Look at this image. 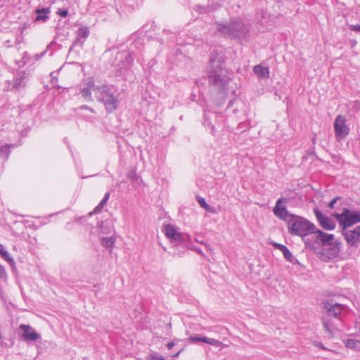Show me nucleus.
<instances>
[{"label":"nucleus","instance_id":"obj_1","mask_svg":"<svg viewBox=\"0 0 360 360\" xmlns=\"http://www.w3.org/2000/svg\"><path fill=\"white\" fill-rule=\"evenodd\" d=\"M79 94L86 102H92L95 98L104 105L108 112H112L118 107V95L115 87L108 84L98 85L92 77L82 81Z\"/></svg>","mask_w":360,"mask_h":360},{"label":"nucleus","instance_id":"obj_2","mask_svg":"<svg viewBox=\"0 0 360 360\" xmlns=\"http://www.w3.org/2000/svg\"><path fill=\"white\" fill-rule=\"evenodd\" d=\"M283 198H279L274 208V214L288 224V231L291 235L305 236L315 231L316 226L308 220L289 213L285 206H282Z\"/></svg>","mask_w":360,"mask_h":360},{"label":"nucleus","instance_id":"obj_3","mask_svg":"<svg viewBox=\"0 0 360 360\" xmlns=\"http://www.w3.org/2000/svg\"><path fill=\"white\" fill-rule=\"evenodd\" d=\"M207 73L209 83L216 86L220 91L225 93L230 78L224 67V59L222 55H212Z\"/></svg>","mask_w":360,"mask_h":360},{"label":"nucleus","instance_id":"obj_4","mask_svg":"<svg viewBox=\"0 0 360 360\" xmlns=\"http://www.w3.org/2000/svg\"><path fill=\"white\" fill-rule=\"evenodd\" d=\"M217 30L223 36L231 39L244 38L248 32V28L239 18H234L225 24H219Z\"/></svg>","mask_w":360,"mask_h":360},{"label":"nucleus","instance_id":"obj_5","mask_svg":"<svg viewBox=\"0 0 360 360\" xmlns=\"http://www.w3.org/2000/svg\"><path fill=\"white\" fill-rule=\"evenodd\" d=\"M317 234L316 239L320 240L323 245H328V249H325L326 254L329 259L336 258L338 257V243H333L334 235L325 233L316 228L315 231Z\"/></svg>","mask_w":360,"mask_h":360},{"label":"nucleus","instance_id":"obj_6","mask_svg":"<svg viewBox=\"0 0 360 360\" xmlns=\"http://www.w3.org/2000/svg\"><path fill=\"white\" fill-rule=\"evenodd\" d=\"M358 222H360V212L359 211H352L345 208L343 212L339 214V224L342 225L343 229H347Z\"/></svg>","mask_w":360,"mask_h":360},{"label":"nucleus","instance_id":"obj_7","mask_svg":"<svg viewBox=\"0 0 360 360\" xmlns=\"http://www.w3.org/2000/svg\"><path fill=\"white\" fill-rule=\"evenodd\" d=\"M323 307L329 316L334 318L338 316V313L336 311V309H338V301L337 296L335 295H333L331 297L329 296L323 302Z\"/></svg>","mask_w":360,"mask_h":360},{"label":"nucleus","instance_id":"obj_8","mask_svg":"<svg viewBox=\"0 0 360 360\" xmlns=\"http://www.w3.org/2000/svg\"><path fill=\"white\" fill-rule=\"evenodd\" d=\"M342 234L349 245H354L356 243L360 242V226L353 230L342 229Z\"/></svg>","mask_w":360,"mask_h":360},{"label":"nucleus","instance_id":"obj_9","mask_svg":"<svg viewBox=\"0 0 360 360\" xmlns=\"http://www.w3.org/2000/svg\"><path fill=\"white\" fill-rule=\"evenodd\" d=\"M314 212L323 229L332 230L335 227V222L330 218L324 215L318 208H314Z\"/></svg>","mask_w":360,"mask_h":360},{"label":"nucleus","instance_id":"obj_10","mask_svg":"<svg viewBox=\"0 0 360 360\" xmlns=\"http://www.w3.org/2000/svg\"><path fill=\"white\" fill-rule=\"evenodd\" d=\"M164 230L166 236L169 238L172 242L181 243L186 239V236L178 232L171 224L165 225Z\"/></svg>","mask_w":360,"mask_h":360},{"label":"nucleus","instance_id":"obj_11","mask_svg":"<svg viewBox=\"0 0 360 360\" xmlns=\"http://www.w3.org/2000/svg\"><path fill=\"white\" fill-rule=\"evenodd\" d=\"M19 328L22 331V337L26 341L34 342L40 338V334L30 325L20 324Z\"/></svg>","mask_w":360,"mask_h":360},{"label":"nucleus","instance_id":"obj_12","mask_svg":"<svg viewBox=\"0 0 360 360\" xmlns=\"http://www.w3.org/2000/svg\"><path fill=\"white\" fill-rule=\"evenodd\" d=\"M77 38L71 46L70 51L77 45H79L81 47L84 45L86 39L89 35V29L86 26H81L76 32Z\"/></svg>","mask_w":360,"mask_h":360},{"label":"nucleus","instance_id":"obj_13","mask_svg":"<svg viewBox=\"0 0 360 360\" xmlns=\"http://www.w3.org/2000/svg\"><path fill=\"white\" fill-rule=\"evenodd\" d=\"M189 340L193 343L202 342L216 347H220L222 345V343L217 340H215L214 338H210L205 336H200L198 335L191 336L189 338Z\"/></svg>","mask_w":360,"mask_h":360},{"label":"nucleus","instance_id":"obj_14","mask_svg":"<svg viewBox=\"0 0 360 360\" xmlns=\"http://www.w3.org/2000/svg\"><path fill=\"white\" fill-rule=\"evenodd\" d=\"M273 246L274 248L280 250L283 253V257L287 261L292 264L298 263L297 259L292 255L291 252L288 250V248L286 246L278 243H274Z\"/></svg>","mask_w":360,"mask_h":360},{"label":"nucleus","instance_id":"obj_15","mask_svg":"<svg viewBox=\"0 0 360 360\" xmlns=\"http://www.w3.org/2000/svg\"><path fill=\"white\" fill-rule=\"evenodd\" d=\"M28 74L25 71L19 72L16 74L15 77L13 79V87L19 89L25 86L27 81L28 80Z\"/></svg>","mask_w":360,"mask_h":360},{"label":"nucleus","instance_id":"obj_16","mask_svg":"<svg viewBox=\"0 0 360 360\" xmlns=\"http://www.w3.org/2000/svg\"><path fill=\"white\" fill-rule=\"evenodd\" d=\"M345 119L339 115V139H344L349 132V127L345 124Z\"/></svg>","mask_w":360,"mask_h":360},{"label":"nucleus","instance_id":"obj_17","mask_svg":"<svg viewBox=\"0 0 360 360\" xmlns=\"http://www.w3.org/2000/svg\"><path fill=\"white\" fill-rule=\"evenodd\" d=\"M37 16L35 17V21L46 22L49 19L48 14L51 13V8H37L35 11Z\"/></svg>","mask_w":360,"mask_h":360},{"label":"nucleus","instance_id":"obj_18","mask_svg":"<svg viewBox=\"0 0 360 360\" xmlns=\"http://www.w3.org/2000/svg\"><path fill=\"white\" fill-rule=\"evenodd\" d=\"M254 72L259 78L266 79L269 77V69L261 65H257L253 68Z\"/></svg>","mask_w":360,"mask_h":360},{"label":"nucleus","instance_id":"obj_19","mask_svg":"<svg viewBox=\"0 0 360 360\" xmlns=\"http://www.w3.org/2000/svg\"><path fill=\"white\" fill-rule=\"evenodd\" d=\"M99 233L102 235L110 234L113 232V229L110 223L108 221H101L99 224Z\"/></svg>","mask_w":360,"mask_h":360},{"label":"nucleus","instance_id":"obj_20","mask_svg":"<svg viewBox=\"0 0 360 360\" xmlns=\"http://www.w3.org/2000/svg\"><path fill=\"white\" fill-rule=\"evenodd\" d=\"M215 116L216 115L214 114H213L212 112H206V111H205V112H204V122H203V124H204V125L206 127H209L210 129V131H211L212 134H214V126L211 122L210 120L213 117H215Z\"/></svg>","mask_w":360,"mask_h":360},{"label":"nucleus","instance_id":"obj_21","mask_svg":"<svg viewBox=\"0 0 360 360\" xmlns=\"http://www.w3.org/2000/svg\"><path fill=\"white\" fill-rule=\"evenodd\" d=\"M16 146L15 144H6L5 146L1 147L0 148V156L2 158H4L6 160H8L11 148H15Z\"/></svg>","mask_w":360,"mask_h":360},{"label":"nucleus","instance_id":"obj_22","mask_svg":"<svg viewBox=\"0 0 360 360\" xmlns=\"http://www.w3.org/2000/svg\"><path fill=\"white\" fill-rule=\"evenodd\" d=\"M101 245L106 248H112L115 243V238L113 236L104 237L101 236Z\"/></svg>","mask_w":360,"mask_h":360},{"label":"nucleus","instance_id":"obj_23","mask_svg":"<svg viewBox=\"0 0 360 360\" xmlns=\"http://www.w3.org/2000/svg\"><path fill=\"white\" fill-rule=\"evenodd\" d=\"M345 346L355 351H360V340L356 339H348L345 342Z\"/></svg>","mask_w":360,"mask_h":360},{"label":"nucleus","instance_id":"obj_24","mask_svg":"<svg viewBox=\"0 0 360 360\" xmlns=\"http://www.w3.org/2000/svg\"><path fill=\"white\" fill-rule=\"evenodd\" d=\"M0 255L6 261L13 262L8 252L5 250L4 246L0 243Z\"/></svg>","mask_w":360,"mask_h":360},{"label":"nucleus","instance_id":"obj_25","mask_svg":"<svg viewBox=\"0 0 360 360\" xmlns=\"http://www.w3.org/2000/svg\"><path fill=\"white\" fill-rule=\"evenodd\" d=\"M197 201L201 207L204 208L207 211H210V206L206 202L205 198L200 196L197 197Z\"/></svg>","mask_w":360,"mask_h":360},{"label":"nucleus","instance_id":"obj_26","mask_svg":"<svg viewBox=\"0 0 360 360\" xmlns=\"http://www.w3.org/2000/svg\"><path fill=\"white\" fill-rule=\"evenodd\" d=\"M125 61L127 63V67H130L134 61V56L131 52L128 53L125 56Z\"/></svg>","mask_w":360,"mask_h":360},{"label":"nucleus","instance_id":"obj_27","mask_svg":"<svg viewBox=\"0 0 360 360\" xmlns=\"http://www.w3.org/2000/svg\"><path fill=\"white\" fill-rule=\"evenodd\" d=\"M106 203H107V201L102 199L101 201L99 202V204L95 207L94 212H100L102 210V208L105 205Z\"/></svg>","mask_w":360,"mask_h":360},{"label":"nucleus","instance_id":"obj_28","mask_svg":"<svg viewBox=\"0 0 360 360\" xmlns=\"http://www.w3.org/2000/svg\"><path fill=\"white\" fill-rule=\"evenodd\" d=\"M148 360H165L164 357L157 353H153L150 355Z\"/></svg>","mask_w":360,"mask_h":360},{"label":"nucleus","instance_id":"obj_29","mask_svg":"<svg viewBox=\"0 0 360 360\" xmlns=\"http://www.w3.org/2000/svg\"><path fill=\"white\" fill-rule=\"evenodd\" d=\"M127 177H128V179L134 180V181H137L139 179V177L137 176L136 173L134 170L130 171L127 174Z\"/></svg>","mask_w":360,"mask_h":360},{"label":"nucleus","instance_id":"obj_30","mask_svg":"<svg viewBox=\"0 0 360 360\" xmlns=\"http://www.w3.org/2000/svg\"><path fill=\"white\" fill-rule=\"evenodd\" d=\"M56 13L59 15H60L61 17L63 18H65L68 16V11L67 9H60V8H58V11H56Z\"/></svg>","mask_w":360,"mask_h":360},{"label":"nucleus","instance_id":"obj_31","mask_svg":"<svg viewBox=\"0 0 360 360\" xmlns=\"http://www.w3.org/2000/svg\"><path fill=\"white\" fill-rule=\"evenodd\" d=\"M195 240L197 243H200V244H202V245H205L207 250H208V251H212V248H211V247H210V245L209 244H207V243H205L203 240H200V239H198V238H197L195 239Z\"/></svg>","mask_w":360,"mask_h":360},{"label":"nucleus","instance_id":"obj_32","mask_svg":"<svg viewBox=\"0 0 360 360\" xmlns=\"http://www.w3.org/2000/svg\"><path fill=\"white\" fill-rule=\"evenodd\" d=\"M338 117H336L335 118L334 122H333V128H334V133H335V137H338Z\"/></svg>","mask_w":360,"mask_h":360},{"label":"nucleus","instance_id":"obj_33","mask_svg":"<svg viewBox=\"0 0 360 360\" xmlns=\"http://www.w3.org/2000/svg\"><path fill=\"white\" fill-rule=\"evenodd\" d=\"M16 63H17V65H18L19 68H22L23 66H25L28 63H27V60H22V58L20 60L17 61Z\"/></svg>","mask_w":360,"mask_h":360},{"label":"nucleus","instance_id":"obj_34","mask_svg":"<svg viewBox=\"0 0 360 360\" xmlns=\"http://www.w3.org/2000/svg\"><path fill=\"white\" fill-rule=\"evenodd\" d=\"M22 60H27V63L31 60V57L29 56L28 53L27 51H25L22 55Z\"/></svg>","mask_w":360,"mask_h":360},{"label":"nucleus","instance_id":"obj_35","mask_svg":"<svg viewBox=\"0 0 360 360\" xmlns=\"http://www.w3.org/2000/svg\"><path fill=\"white\" fill-rule=\"evenodd\" d=\"M349 28L355 32H360V25H352L349 26Z\"/></svg>","mask_w":360,"mask_h":360},{"label":"nucleus","instance_id":"obj_36","mask_svg":"<svg viewBox=\"0 0 360 360\" xmlns=\"http://www.w3.org/2000/svg\"><path fill=\"white\" fill-rule=\"evenodd\" d=\"M6 276L5 269L2 265L0 264V279L3 278Z\"/></svg>","mask_w":360,"mask_h":360},{"label":"nucleus","instance_id":"obj_37","mask_svg":"<svg viewBox=\"0 0 360 360\" xmlns=\"http://www.w3.org/2000/svg\"><path fill=\"white\" fill-rule=\"evenodd\" d=\"M323 323L324 325L326 330L328 332V333L330 335H332V330H331L329 325L326 322V321H323Z\"/></svg>","mask_w":360,"mask_h":360},{"label":"nucleus","instance_id":"obj_38","mask_svg":"<svg viewBox=\"0 0 360 360\" xmlns=\"http://www.w3.org/2000/svg\"><path fill=\"white\" fill-rule=\"evenodd\" d=\"M45 54V52H42L41 53H37L34 56V61H37L39 60Z\"/></svg>","mask_w":360,"mask_h":360},{"label":"nucleus","instance_id":"obj_39","mask_svg":"<svg viewBox=\"0 0 360 360\" xmlns=\"http://www.w3.org/2000/svg\"><path fill=\"white\" fill-rule=\"evenodd\" d=\"M80 109H86V110H89L91 112H94V113L95 112V111L94 110L93 108H90V107H89L88 105H82L80 107Z\"/></svg>","mask_w":360,"mask_h":360},{"label":"nucleus","instance_id":"obj_40","mask_svg":"<svg viewBox=\"0 0 360 360\" xmlns=\"http://www.w3.org/2000/svg\"><path fill=\"white\" fill-rule=\"evenodd\" d=\"M338 200V197H335L329 203L328 206L329 207H333L334 204L337 202Z\"/></svg>","mask_w":360,"mask_h":360},{"label":"nucleus","instance_id":"obj_41","mask_svg":"<svg viewBox=\"0 0 360 360\" xmlns=\"http://www.w3.org/2000/svg\"><path fill=\"white\" fill-rule=\"evenodd\" d=\"M191 249H193V250L196 251L198 254L201 255H203V252H202V250L199 248H191Z\"/></svg>","mask_w":360,"mask_h":360},{"label":"nucleus","instance_id":"obj_42","mask_svg":"<svg viewBox=\"0 0 360 360\" xmlns=\"http://www.w3.org/2000/svg\"><path fill=\"white\" fill-rule=\"evenodd\" d=\"M110 194L109 192H106L103 199L105 200V201H108L110 198Z\"/></svg>","mask_w":360,"mask_h":360},{"label":"nucleus","instance_id":"obj_43","mask_svg":"<svg viewBox=\"0 0 360 360\" xmlns=\"http://www.w3.org/2000/svg\"><path fill=\"white\" fill-rule=\"evenodd\" d=\"M174 344L172 342H169L167 343V347L169 349H171L174 347Z\"/></svg>","mask_w":360,"mask_h":360},{"label":"nucleus","instance_id":"obj_44","mask_svg":"<svg viewBox=\"0 0 360 360\" xmlns=\"http://www.w3.org/2000/svg\"><path fill=\"white\" fill-rule=\"evenodd\" d=\"M345 304H340V303H339V304H338V307H339V311H340V309H343L345 308ZM340 316V312L339 311V316Z\"/></svg>","mask_w":360,"mask_h":360},{"label":"nucleus","instance_id":"obj_45","mask_svg":"<svg viewBox=\"0 0 360 360\" xmlns=\"http://www.w3.org/2000/svg\"><path fill=\"white\" fill-rule=\"evenodd\" d=\"M180 352H181V351H179V352H176L175 354H174V356H174V357H177V356L179 355Z\"/></svg>","mask_w":360,"mask_h":360},{"label":"nucleus","instance_id":"obj_46","mask_svg":"<svg viewBox=\"0 0 360 360\" xmlns=\"http://www.w3.org/2000/svg\"><path fill=\"white\" fill-rule=\"evenodd\" d=\"M356 41L355 40L352 41V46H355V45H356Z\"/></svg>","mask_w":360,"mask_h":360},{"label":"nucleus","instance_id":"obj_47","mask_svg":"<svg viewBox=\"0 0 360 360\" xmlns=\"http://www.w3.org/2000/svg\"><path fill=\"white\" fill-rule=\"evenodd\" d=\"M334 216L338 218V214H334Z\"/></svg>","mask_w":360,"mask_h":360},{"label":"nucleus","instance_id":"obj_48","mask_svg":"<svg viewBox=\"0 0 360 360\" xmlns=\"http://www.w3.org/2000/svg\"><path fill=\"white\" fill-rule=\"evenodd\" d=\"M359 143H360V136H359Z\"/></svg>","mask_w":360,"mask_h":360}]
</instances>
